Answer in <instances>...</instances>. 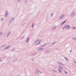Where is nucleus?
I'll use <instances>...</instances> for the list:
<instances>
[{
  "instance_id": "f257e3e1",
  "label": "nucleus",
  "mask_w": 76,
  "mask_h": 76,
  "mask_svg": "<svg viewBox=\"0 0 76 76\" xmlns=\"http://www.w3.org/2000/svg\"><path fill=\"white\" fill-rule=\"evenodd\" d=\"M66 29H67V28H70V26H66Z\"/></svg>"
},
{
  "instance_id": "f03ea898",
  "label": "nucleus",
  "mask_w": 76,
  "mask_h": 76,
  "mask_svg": "<svg viewBox=\"0 0 76 76\" xmlns=\"http://www.w3.org/2000/svg\"><path fill=\"white\" fill-rule=\"evenodd\" d=\"M60 69L61 70H62V69H63V67H62L60 66Z\"/></svg>"
},
{
  "instance_id": "7ed1b4c3",
  "label": "nucleus",
  "mask_w": 76,
  "mask_h": 76,
  "mask_svg": "<svg viewBox=\"0 0 76 76\" xmlns=\"http://www.w3.org/2000/svg\"><path fill=\"white\" fill-rule=\"evenodd\" d=\"M40 42H41V41H39V42L38 43V44H40Z\"/></svg>"
},
{
  "instance_id": "20e7f679",
  "label": "nucleus",
  "mask_w": 76,
  "mask_h": 76,
  "mask_svg": "<svg viewBox=\"0 0 76 76\" xmlns=\"http://www.w3.org/2000/svg\"><path fill=\"white\" fill-rule=\"evenodd\" d=\"M9 48V47H7L5 49H8Z\"/></svg>"
},
{
  "instance_id": "39448f33",
  "label": "nucleus",
  "mask_w": 76,
  "mask_h": 76,
  "mask_svg": "<svg viewBox=\"0 0 76 76\" xmlns=\"http://www.w3.org/2000/svg\"><path fill=\"white\" fill-rule=\"evenodd\" d=\"M59 72H60V73H61V70L59 69Z\"/></svg>"
},
{
  "instance_id": "423d86ee",
  "label": "nucleus",
  "mask_w": 76,
  "mask_h": 76,
  "mask_svg": "<svg viewBox=\"0 0 76 76\" xmlns=\"http://www.w3.org/2000/svg\"><path fill=\"white\" fill-rule=\"evenodd\" d=\"M75 28H76L75 27H74L73 28V29H75Z\"/></svg>"
},
{
  "instance_id": "0eeeda50",
  "label": "nucleus",
  "mask_w": 76,
  "mask_h": 76,
  "mask_svg": "<svg viewBox=\"0 0 76 76\" xmlns=\"http://www.w3.org/2000/svg\"><path fill=\"white\" fill-rule=\"evenodd\" d=\"M34 24H33V25H32V27H34Z\"/></svg>"
},
{
  "instance_id": "6e6552de",
  "label": "nucleus",
  "mask_w": 76,
  "mask_h": 76,
  "mask_svg": "<svg viewBox=\"0 0 76 76\" xmlns=\"http://www.w3.org/2000/svg\"><path fill=\"white\" fill-rule=\"evenodd\" d=\"M66 22V21H65L64 22L62 23H64V22Z\"/></svg>"
},
{
  "instance_id": "1a4fd4ad",
  "label": "nucleus",
  "mask_w": 76,
  "mask_h": 76,
  "mask_svg": "<svg viewBox=\"0 0 76 76\" xmlns=\"http://www.w3.org/2000/svg\"><path fill=\"white\" fill-rule=\"evenodd\" d=\"M0 34H2V32L0 33Z\"/></svg>"
},
{
  "instance_id": "9d476101",
  "label": "nucleus",
  "mask_w": 76,
  "mask_h": 76,
  "mask_svg": "<svg viewBox=\"0 0 76 76\" xmlns=\"http://www.w3.org/2000/svg\"><path fill=\"white\" fill-rule=\"evenodd\" d=\"M38 41H38V40H37V41L36 42H38Z\"/></svg>"
},
{
  "instance_id": "9b49d317",
  "label": "nucleus",
  "mask_w": 76,
  "mask_h": 76,
  "mask_svg": "<svg viewBox=\"0 0 76 76\" xmlns=\"http://www.w3.org/2000/svg\"><path fill=\"white\" fill-rule=\"evenodd\" d=\"M65 73H67V72H65Z\"/></svg>"
},
{
  "instance_id": "f8f14e48",
  "label": "nucleus",
  "mask_w": 76,
  "mask_h": 76,
  "mask_svg": "<svg viewBox=\"0 0 76 76\" xmlns=\"http://www.w3.org/2000/svg\"><path fill=\"white\" fill-rule=\"evenodd\" d=\"M28 40L27 41H26V42H28Z\"/></svg>"
},
{
  "instance_id": "ddd939ff",
  "label": "nucleus",
  "mask_w": 76,
  "mask_h": 76,
  "mask_svg": "<svg viewBox=\"0 0 76 76\" xmlns=\"http://www.w3.org/2000/svg\"><path fill=\"white\" fill-rule=\"evenodd\" d=\"M27 40H28V38H27Z\"/></svg>"
},
{
  "instance_id": "4468645a",
  "label": "nucleus",
  "mask_w": 76,
  "mask_h": 76,
  "mask_svg": "<svg viewBox=\"0 0 76 76\" xmlns=\"http://www.w3.org/2000/svg\"><path fill=\"white\" fill-rule=\"evenodd\" d=\"M66 58V59H67V58Z\"/></svg>"
}]
</instances>
